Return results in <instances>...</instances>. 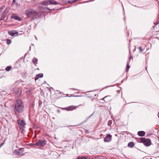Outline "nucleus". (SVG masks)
I'll use <instances>...</instances> for the list:
<instances>
[{"label": "nucleus", "mask_w": 159, "mask_h": 159, "mask_svg": "<svg viewBox=\"0 0 159 159\" xmlns=\"http://www.w3.org/2000/svg\"><path fill=\"white\" fill-rule=\"evenodd\" d=\"M24 106L23 102L20 99H17L15 104L14 110L15 113L16 112L21 113L24 111Z\"/></svg>", "instance_id": "f257e3e1"}, {"label": "nucleus", "mask_w": 159, "mask_h": 159, "mask_svg": "<svg viewBox=\"0 0 159 159\" xmlns=\"http://www.w3.org/2000/svg\"><path fill=\"white\" fill-rule=\"evenodd\" d=\"M25 14L28 17H31L32 20L37 18L39 17V15L36 11L32 8L26 9Z\"/></svg>", "instance_id": "f03ea898"}, {"label": "nucleus", "mask_w": 159, "mask_h": 159, "mask_svg": "<svg viewBox=\"0 0 159 159\" xmlns=\"http://www.w3.org/2000/svg\"><path fill=\"white\" fill-rule=\"evenodd\" d=\"M141 142L143 143L146 146H149L151 143V140L148 139H146L145 138H140Z\"/></svg>", "instance_id": "7ed1b4c3"}, {"label": "nucleus", "mask_w": 159, "mask_h": 159, "mask_svg": "<svg viewBox=\"0 0 159 159\" xmlns=\"http://www.w3.org/2000/svg\"><path fill=\"white\" fill-rule=\"evenodd\" d=\"M47 141L45 140H39L34 145L39 147H43L46 144Z\"/></svg>", "instance_id": "20e7f679"}, {"label": "nucleus", "mask_w": 159, "mask_h": 159, "mask_svg": "<svg viewBox=\"0 0 159 159\" xmlns=\"http://www.w3.org/2000/svg\"><path fill=\"white\" fill-rule=\"evenodd\" d=\"M112 139V135L110 134L107 135L104 138V141L105 142H109L111 141Z\"/></svg>", "instance_id": "39448f33"}, {"label": "nucleus", "mask_w": 159, "mask_h": 159, "mask_svg": "<svg viewBox=\"0 0 159 159\" xmlns=\"http://www.w3.org/2000/svg\"><path fill=\"white\" fill-rule=\"evenodd\" d=\"M18 124L20 126H24L26 125V123L24 120L19 119L17 120Z\"/></svg>", "instance_id": "423d86ee"}, {"label": "nucleus", "mask_w": 159, "mask_h": 159, "mask_svg": "<svg viewBox=\"0 0 159 159\" xmlns=\"http://www.w3.org/2000/svg\"><path fill=\"white\" fill-rule=\"evenodd\" d=\"M11 18L12 19H15V20H17L18 21H21L22 20V19L20 18V17L16 15H12L11 17Z\"/></svg>", "instance_id": "0eeeda50"}, {"label": "nucleus", "mask_w": 159, "mask_h": 159, "mask_svg": "<svg viewBox=\"0 0 159 159\" xmlns=\"http://www.w3.org/2000/svg\"><path fill=\"white\" fill-rule=\"evenodd\" d=\"M8 34L11 36H14L15 34H18V33L17 31L15 30H12L8 31Z\"/></svg>", "instance_id": "6e6552de"}, {"label": "nucleus", "mask_w": 159, "mask_h": 159, "mask_svg": "<svg viewBox=\"0 0 159 159\" xmlns=\"http://www.w3.org/2000/svg\"><path fill=\"white\" fill-rule=\"evenodd\" d=\"M16 153L19 156L23 155V148H20L19 150L18 151H16Z\"/></svg>", "instance_id": "1a4fd4ad"}, {"label": "nucleus", "mask_w": 159, "mask_h": 159, "mask_svg": "<svg viewBox=\"0 0 159 159\" xmlns=\"http://www.w3.org/2000/svg\"><path fill=\"white\" fill-rule=\"evenodd\" d=\"M43 76V73H40L37 74L35 78V80H38L40 78H42Z\"/></svg>", "instance_id": "9d476101"}, {"label": "nucleus", "mask_w": 159, "mask_h": 159, "mask_svg": "<svg viewBox=\"0 0 159 159\" xmlns=\"http://www.w3.org/2000/svg\"><path fill=\"white\" fill-rule=\"evenodd\" d=\"M145 132L143 131H139L138 132V134L139 136H143L145 135Z\"/></svg>", "instance_id": "9b49d317"}, {"label": "nucleus", "mask_w": 159, "mask_h": 159, "mask_svg": "<svg viewBox=\"0 0 159 159\" xmlns=\"http://www.w3.org/2000/svg\"><path fill=\"white\" fill-rule=\"evenodd\" d=\"M49 2L50 4L57 5L58 4V2L54 0H49Z\"/></svg>", "instance_id": "f8f14e48"}, {"label": "nucleus", "mask_w": 159, "mask_h": 159, "mask_svg": "<svg viewBox=\"0 0 159 159\" xmlns=\"http://www.w3.org/2000/svg\"><path fill=\"white\" fill-rule=\"evenodd\" d=\"M135 145L134 143L133 142H130L128 144V146L130 148H133Z\"/></svg>", "instance_id": "ddd939ff"}, {"label": "nucleus", "mask_w": 159, "mask_h": 159, "mask_svg": "<svg viewBox=\"0 0 159 159\" xmlns=\"http://www.w3.org/2000/svg\"><path fill=\"white\" fill-rule=\"evenodd\" d=\"M9 10L10 8L9 7H7L2 13L7 15V14L9 12Z\"/></svg>", "instance_id": "4468645a"}, {"label": "nucleus", "mask_w": 159, "mask_h": 159, "mask_svg": "<svg viewBox=\"0 0 159 159\" xmlns=\"http://www.w3.org/2000/svg\"><path fill=\"white\" fill-rule=\"evenodd\" d=\"M34 104L33 102L30 103L29 105V110L30 111L32 109H33L34 107Z\"/></svg>", "instance_id": "2eb2a0df"}, {"label": "nucleus", "mask_w": 159, "mask_h": 159, "mask_svg": "<svg viewBox=\"0 0 159 159\" xmlns=\"http://www.w3.org/2000/svg\"><path fill=\"white\" fill-rule=\"evenodd\" d=\"M75 108L76 107L75 106H70L68 108H67L66 110L67 111L71 110L73 109H75Z\"/></svg>", "instance_id": "dca6fc26"}, {"label": "nucleus", "mask_w": 159, "mask_h": 159, "mask_svg": "<svg viewBox=\"0 0 159 159\" xmlns=\"http://www.w3.org/2000/svg\"><path fill=\"white\" fill-rule=\"evenodd\" d=\"M75 0H65V2L66 3H71L74 2Z\"/></svg>", "instance_id": "f3484780"}, {"label": "nucleus", "mask_w": 159, "mask_h": 159, "mask_svg": "<svg viewBox=\"0 0 159 159\" xmlns=\"http://www.w3.org/2000/svg\"><path fill=\"white\" fill-rule=\"evenodd\" d=\"M7 15L2 13V16L0 19V21L3 20L4 18L6 17Z\"/></svg>", "instance_id": "a211bd4d"}, {"label": "nucleus", "mask_w": 159, "mask_h": 159, "mask_svg": "<svg viewBox=\"0 0 159 159\" xmlns=\"http://www.w3.org/2000/svg\"><path fill=\"white\" fill-rule=\"evenodd\" d=\"M49 2V0L44 1L43 2L41 3V5H46Z\"/></svg>", "instance_id": "6ab92c4d"}, {"label": "nucleus", "mask_w": 159, "mask_h": 159, "mask_svg": "<svg viewBox=\"0 0 159 159\" xmlns=\"http://www.w3.org/2000/svg\"><path fill=\"white\" fill-rule=\"evenodd\" d=\"M38 61V59L35 58H34L33 59L32 61L34 64H37V61Z\"/></svg>", "instance_id": "aec40b11"}, {"label": "nucleus", "mask_w": 159, "mask_h": 159, "mask_svg": "<svg viewBox=\"0 0 159 159\" xmlns=\"http://www.w3.org/2000/svg\"><path fill=\"white\" fill-rule=\"evenodd\" d=\"M112 121L111 120H109L108 121L107 125L108 126H110V127L111 128V125L112 124Z\"/></svg>", "instance_id": "412c9836"}, {"label": "nucleus", "mask_w": 159, "mask_h": 159, "mask_svg": "<svg viewBox=\"0 0 159 159\" xmlns=\"http://www.w3.org/2000/svg\"><path fill=\"white\" fill-rule=\"evenodd\" d=\"M129 61H128L127 62V66H126V71L127 72L128 70H129V68H130V66H129Z\"/></svg>", "instance_id": "4be33fe9"}, {"label": "nucleus", "mask_w": 159, "mask_h": 159, "mask_svg": "<svg viewBox=\"0 0 159 159\" xmlns=\"http://www.w3.org/2000/svg\"><path fill=\"white\" fill-rule=\"evenodd\" d=\"M11 69V66H8L6 68V70L7 71H10Z\"/></svg>", "instance_id": "5701e85b"}, {"label": "nucleus", "mask_w": 159, "mask_h": 159, "mask_svg": "<svg viewBox=\"0 0 159 159\" xmlns=\"http://www.w3.org/2000/svg\"><path fill=\"white\" fill-rule=\"evenodd\" d=\"M7 43V44H9L11 43V40L10 39H7L6 40Z\"/></svg>", "instance_id": "b1692460"}, {"label": "nucleus", "mask_w": 159, "mask_h": 159, "mask_svg": "<svg viewBox=\"0 0 159 159\" xmlns=\"http://www.w3.org/2000/svg\"><path fill=\"white\" fill-rule=\"evenodd\" d=\"M42 102L41 100H39V107H40L42 104Z\"/></svg>", "instance_id": "393cba45"}, {"label": "nucleus", "mask_w": 159, "mask_h": 159, "mask_svg": "<svg viewBox=\"0 0 159 159\" xmlns=\"http://www.w3.org/2000/svg\"><path fill=\"white\" fill-rule=\"evenodd\" d=\"M138 48L139 49L140 51L142 52L143 51L142 48L141 47H139Z\"/></svg>", "instance_id": "a878e982"}, {"label": "nucleus", "mask_w": 159, "mask_h": 159, "mask_svg": "<svg viewBox=\"0 0 159 159\" xmlns=\"http://www.w3.org/2000/svg\"><path fill=\"white\" fill-rule=\"evenodd\" d=\"M4 142H3L0 144V148L3 145Z\"/></svg>", "instance_id": "bb28decb"}, {"label": "nucleus", "mask_w": 159, "mask_h": 159, "mask_svg": "<svg viewBox=\"0 0 159 159\" xmlns=\"http://www.w3.org/2000/svg\"><path fill=\"white\" fill-rule=\"evenodd\" d=\"M158 24H159V21H156V23H154V24L155 25H157Z\"/></svg>", "instance_id": "cd10ccee"}, {"label": "nucleus", "mask_w": 159, "mask_h": 159, "mask_svg": "<svg viewBox=\"0 0 159 159\" xmlns=\"http://www.w3.org/2000/svg\"><path fill=\"white\" fill-rule=\"evenodd\" d=\"M133 59V57L132 56H131L130 57H129V60L131 59Z\"/></svg>", "instance_id": "c85d7f7f"}, {"label": "nucleus", "mask_w": 159, "mask_h": 159, "mask_svg": "<svg viewBox=\"0 0 159 159\" xmlns=\"http://www.w3.org/2000/svg\"><path fill=\"white\" fill-rule=\"evenodd\" d=\"M16 2V1L15 0H13L12 1V3H14L15 2Z\"/></svg>", "instance_id": "c756f323"}, {"label": "nucleus", "mask_w": 159, "mask_h": 159, "mask_svg": "<svg viewBox=\"0 0 159 159\" xmlns=\"http://www.w3.org/2000/svg\"><path fill=\"white\" fill-rule=\"evenodd\" d=\"M135 6V7H138V8H142V7H138V6Z\"/></svg>", "instance_id": "7c9ffc66"}, {"label": "nucleus", "mask_w": 159, "mask_h": 159, "mask_svg": "<svg viewBox=\"0 0 159 159\" xmlns=\"http://www.w3.org/2000/svg\"><path fill=\"white\" fill-rule=\"evenodd\" d=\"M57 111L59 113V112H60V110H57Z\"/></svg>", "instance_id": "2f4dec72"}, {"label": "nucleus", "mask_w": 159, "mask_h": 159, "mask_svg": "<svg viewBox=\"0 0 159 159\" xmlns=\"http://www.w3.org/2000/svg\"><path fill=\"white\" fill-rule=\"evenodd\" d=\"M72 89V90H77V89H75V88H73V89Z\"/></svg>", "instance_id": "473e14b6"}, {"label": "nucleus", "mask_w": 159, "mask_h": 159, "mask_svg": "<svg viewBox=\"0 0 159 159\" xmlns=\"http://www.w3.org/2000/svg\"><path fill=\"white\" fill-rule=\"evenodd\" d=\"M47 9L49 11L51 10V9H50L48 8H47Z\"/></svg>", "instance_id": "72a5a7b5"}, {"label": "nucleus", "mask_w": 159, "mask_h": 159, "mask_svg": "<svg viewBox=\"0 0 159 159\" xmlns=\"http://www.w3.org/2000/svg\"><path fill=\"white\" fill-rule=\"evenodd\" d=\"M135 50V48L134 49V51Z\"/></svg>", "instance_id": "f704fd0d"}, {"label": "nucleus", "mask_w": 159, "mask_h": 159, "mask_svg": "<svg viewBox=\"0 0 159 159\" xmlns=\"http://www.w3.org/2000/svg\"><path fill=\"white\" fill-rule=\"evenodd\" d=\"M158 118H159V112H158Z\"/></svg>", "instance_id": "c9c22d12"}, {"label": "nucleus", "mask_w": 159, "mask_h": 159, "mask_svg": "<svg viewBox=\"0 0 159 159\" xmlns=\"http://www.w3.org/2000/svg\"><path fill=\"white\" fill-rule=\"evenodd\" d=\"M124 21H125V19L124 18Z\"/></svg>", "instance_id": "e433bc0d"}, {"label": "nucleus", "mask_w": 159, "mask_h": 159, "mask_svg": "<svg viewBox=\"0 0 159 159\" xmlns=\"http://www.w3.org/2000/svg\"><path fill=\"white\" fill-rule=\"evenodd\" d=\"M110 86H113L112 85H111Z\"/></svg>", "instance_id": "4c0bfd02"}, {"label": "nucleus", "mask_w": 159, "mask_h": 159, "mask_svg": "<svg viewBox=\"0 0 159 159\" xmlns=\"http://www.w3.org/2000/svg\"><path fill=\"white\" fill-rule=\"evenodd\" d=\"M32 45H34V44H31Z\"/></svg>", "instance_id": "58836bf2"}, {"label": "nucleus", "mask_w": 159, "mask_h": 159, "mask_svg": "<svg viewBox=\"0 0 159 159\" xmlns=\"http://www.w3.org/2000/svg\"><path fill=\"white\" fill-rule=\"evenodd\" d=\"M93 114H91V115L90 116H91L92 115H93Z\"/></svg>", "instance_id": "ea45409f"}, {"label": "nucleus", "mask_w": 159, "mask_h": 159, "mask_svg": "<svg viewBox=\"0 0 159 159\" xmlns=\"http://www.w3.org/2000/svg\"><path fill=\"white\" fill-rule=\"evenodd\" d=\"M35 38H36V39H37V38H36V37H35Z\"/></svg>", "instance_id": "a19ab883"}, {"label": "nucleus", "mask_w": 159, "mask_h": 159, "mask_svg": "<svg viewBox=\"0 0 159 159\" xmlns=\"http://www.w3.org/2000/svg\"><path fill=\"white\" fill-rule=\"evenodd\" d=\"M94 0H92V1H94Z\"/></svg>", "instance_id": "79ce46f5"}]
</instances>
